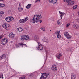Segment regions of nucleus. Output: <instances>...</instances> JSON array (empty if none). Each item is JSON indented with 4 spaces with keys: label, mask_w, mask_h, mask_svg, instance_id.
Listing matches in <instances>:
<instances>
[{
    "label": "nucleus",
    "mask_w": 79,
    "mask_h": 79,
    "mask_svg": "<svg viewBox=\"0 0 79 79\" xmlns=\"http://www.w3.org/2000/svg\"><path fill=\"white\" fill-rule=\"evenodd\" d=\"M5 20L7 22H10L9 17H6V18H5Z\"/></svg>",
    "instance_id": "21"
},
{
    "label": "nucleus",
    "mask_w": 79,
    "mask_h": 79,
    "mask_svg": "<svg viewBox=\"0 0 79 79\" xmlns=\"http://www.w3.org/2000/svg\"><path fill=\"white\" fill-rule=\"evenodd\" d=\"M25 36V40H27L29 39V36L27 35H26Z\"/></svg>",
    "instance_id": "22"
},
{
    "label": "nucleus",
    "mask_w": 79,
    "mask_h": 79,
    "mask_svg": "<svg viewBox=\"0 0 79 79\" xmlns=\"http://www.w3.org/2000/svg\"><path fill=\"white\" fill-rule=\"evenodd\" d=\"M42 75L40 77V79H46V78L49 75V73H42Z\"/></svg>",
    "instance_id": "2"
},
{
    "label": "nucleus",
    "mask_w": 79,
    "mask_h": 79,
    "mask_svg": "<svg viewBox=\"0 0 79 79\" xmlns=\"http://www.w3.org/2000/svg\"><path fill=\"white\" fill-rule=\"evenodd\" d=\"M41 18H42V16L41 15L36 14L34 15L33 19H30V21L35 24V22L38 23Z\"/></svg>",
    "instance_id": "1"
},
{
    "label": "nucleus",
    "mask_w": 79,
    "mask_h": 79,
    "mask_svg": "<svg viewBox=\"0 0 79 79\" xmlns=\"http://www.w3.org/2000/svg\"><path fill=\"white\" fill-rule=\"evenodd\" d=\"M62 55H61V54L60 53L57 56V58L58 59H60V58L62 57Z\"/></svg>",
    "instance_id": "19"
},
{
    "label": "nucleus",
    "mask_w": 79,
    "mask_h": 79,
    "mask_svg": "<svg viewBox=\"0 0 79 79\" xmlns=\"http://www.w3.org/2000/svg\"><path fill=\"white\" fill-rule=\"evenodd\" d=\"M3 73H0V78H2V79H3Z\"/></svg>",
    "instance_id": "28"
},
{
    "label": "nucleus",
    "mask_w": 79,
    "mask_h": 79,
    "mask_svg": "<svg viewBox=\"0 0 79 79\" xmlns=\"http://www.w3.org/2000/svg\"><path fill=\"white\" fill-rule=\"evenodd\" d=\"M9 19L10 21H13V19H14V18L13 17L10 16L9 17Z\"/></svg>",
    "instance_id": "27"
},
{
    "label": "nucleus",
    "mask_w": 79,
    "mask_h": 79,
    "mask_svg": "<svg viewBox=\"0 0 79 79\" xmlns=\"http://www.w3.org/2000/svg\"><path fill=\"white\" fill-rule=\"evenodd\" d=\"M2 27L7 31H8L10 28V25L8 24L4 23L3 24Z\"/></svg>",
    "instance_id": "3"
},
{
    "label": "nucleus",
    "mask_w": 79,
    "mask_h": 79,
    "mask_svg": "<svg viewBox=\"0 0 79 79\" xmlns=\"http://www.w3.org/2000/svg\"><path fill=\"white\" fill-rule=\"evenodd\" d=\"M8 13H10L11 12V10H8Z\"/></svg>",
    "instance_id": "40"
},
{
    "label": "nucleus",
    "mask_w": 79,
    "mask_h": 79,
    "mask_svg": "<svg viewBox=\"0 0 79 79\" xmlns=\"http://www.w3.org/2000/svg\"><path fill=\"white\" fill-rule=\"evenodd\" d=\"M73 27H74V28H75V29H76V25H73Z\"/></svg>",
    "instance_id": "39"
},
{
    "label": "nucleus",
    "mask_w": 79,
    "mask_h": 79,
    "mask_svg": "<svg viewBox=\"0 0 79 79\" xmlns=\"http://www.w3.org/2000/svg\"><path fill=\"white\" fill-rule=\"evenodd\" d=\"M43 41L44 42H46V43H48L49 42L48 39L47 38H44L43 39Z\"/></svg>",
    "instance_id": "14"
},
{
    "label": "nucleus",
    "mask_w": 79,
    "mask_h": 79,
    "mask_svg": "<svg viewBox=\"0 0 79 79\" xmlns=\"http://www.w3.org/2000/svg\"><path fill=\"white\" fill-rule=\"evenodd\" d=\"M19 7H21V3L19 4Z\"/></svg>",
    "instance_id": "42"
},
{
    "label": "nucleus",
    "mask_w": 79,
    "mask_h": 79,
    "mask_svg": "<svg viewBox=\"0 0 79 79\" xmlns=\"http://www.w3.org/2000/svg\"><path fill=\"white\" fill-rule=\"evenodd\" d=\"M3 0H0V1H3Z\"/></svg>",
    "instance_id": "47"
},
{
    "label": "nucleus",
    "mask_w": 79,
    "mask_h": 79,
    "mask_svg": "<svg viewBox=\"0 0 79 79\" xmlns=\"http://www.w3.org/2000/svg\"><path fill=\"white\" fill-rule=\"evenodd\" d=\"M21 40H23V41H24L25 40V35H23L21 36Z\"/></svg>",
    "instance_id": "18"
},
{
    "label": "nucleus",
    "mask_w": 79,
    "mask_h": 79,
    "mask_svg": "<svg viewBox=\"0 0 79 79\" xmlns=\"http://www.w3.org/2000/svg\"><path fill=\"white\" fill-rule=\"evenodd\" d=\"M51 70L52 71L56 72L57 71V67L55 65H53L51 67Z\"/></svg>",
    "instance_id": "6"
},
{
    "label": "nucleus",
    "mask_w": 79,
    "mask_h": 79,
    "mask_svg": "<svg viewBox=\"0 0 79 79\" xmlns=\"http://www.w3.org/2000/svg\"><path fill=\"white\" fill-rule=\"evenodd\" d=\"M51 19L52 21H55V19L54 18H52Z\"/></svg>",
    "instance_id": "34"
},
{
    "label": "nucleus",
    "mask_w": 79,
    "mask_h": 79,
    "mask_svg": "<svg viewBox=\"0 0 79 79\" xmlns=\"http://www.w3.org/2000/svg\"><path fill=\"white\" fill-rule=\"evenodd\" d=\"M40 1V0H36L35 3H37V2H39Z\"/></svg>",
    "instance_id": "35"
},
{
    "label": "nucleus",
    "mask_w": 79,
    "mask_h": 79,
    "mask_svg": "<svg viewBox=\"0 0 79 79\" xmlns=\"http://www.w3.org/2000/svg\"><path fill=\"white\" fill-rule=\"evenodd\" d=\"M42 21L41 20H40V23H42Z\"/></svg>",
    "instance_id": "45"
},
{
    "label": "nucleus",
    "mask_w": 79,
    "mask_h": 79,
    "mask_svg": "<svg viewBox=\"0 0 79 79\" xmlns=\"http://www.w3.org/2000/svg\"><path fill=\"white\" fill-rule=\"evenodd\" d=\"M29 77H32V74L30 75H29Z\"/></svg>",
    "instance_id": "43"
},
{
    "label": "nucleus",
    "mask_w": 79,
    "mask_h": 79,
    "mask_svg": "<svg viewBox=\"0 0 79 79\" xmlns=\"http://www.w3.org/2000/svg\"><path fill=\"white\" fill-rule=\"evenodd\" d=\"M57 24H61V23L60 22V20H58L57 21Z\"/></svg>",
    "instance_id": "38"
},
{
    "label": "nucleus",
    "mask_w": 79,
    "mask_h": 79,
    "mask_svg": "<svg viewBox=\"0 0 79 79\" xmlns=\"http://www.w3.org/2000/svg\"><path fill=\"white\" fill-rule=\"evenodd\" d=\"M5 4H3L2 3H0V7L1 8L5 7Z\"/></svg>",
    "instance_id": "24"
},
{
    "label": "nucleus",
    "mask_w": 79,
    "mask_h": 79,
    "mask_svg": "<svg viewBox=\"0 0 79 79\" xmlns=\"http://www.w3.org/2000/svg\"><path fill=\"white\" fill-rule=\"evenodd\" d=\"M3 14H4V12L2 11H1L0 12V16H2Z\"/></svg>",
    "instance_id": "29"
},
{
    "label": "nucleus",
    "mask_w": 79,
    "mask_h": 79,
    "mask_svg": "<svg viewBox=\"0 0 79 79\" xmlns=\"http://www.w3.org/2000/svg\"><path fill=\"white\" fill-rule=\"evenodd\" d=\"M22 46V47H27L26 45L23 44V43L18 44L16 45V47H19L20 46Z\"/></svg>",
    "instance_id": "10"
},
{
    "label": "nucleus",
    "mask_w": 79,
    "mask_h": 79,
    "mask_svg": "<svg viewBox=\"0 0 79 79\" xmlns=\"http://www.w3.org/2000/svg\"><path fill=\"white\" fill-rule=\"evenodd\" d=\"M45 52H46V54H47L48 53V51L47 50V49H45Z\"/></svg>",
    "instance_id": "37"
},
{
    "label": "nucleus",
    "mask_w": 79,
    "mask_h": 79,
    "mask_svg": "<svg viewBox=\"0 0 79 79\" xmlns=\"http://www.w3.org/2000/svg\"><path fill=\"white\" fill-rule=\"evenodd\" d=\"M21 79H25V77H21Z\"/></svg>",
    "instance_id": "44"
},
{
    "label": "nucleus",
    "mask_w": 79,
    "mask_h": 79,
    "mask_svg": "<svg viewBox=\"0 0 79 79\" xmlns=\"http://www.w3.org/2000/svg\"><path fill=\"white\" fill-rule=\"evenodd\" d=\"M59 13L61 15L60 17L61 18V19H62V17H63V16H64V15H65V13H64V12H61L60 11H59Z\"/></svg>",
    "instance_id": "16"
},
{
    "label": "nucleus",
    "mask_w": 79,
    "mask_h": 79,
    "mask_svg": "<svg viewBox=\"0 0 79 79\" xmlns=\"http://www.w3.org/2000/svg\"><path fill=\"white\" fill-rule=\"evenodd\" d=\"M64 35H65V36H66V38L68 39H71V36L68 33V32H65L64 33Z\"/></svg>",
    "instance_id": "8"
},
{
    "label": "nucleus",
    "mask_w": 79,
    "mask_h": 79,
    "mask_svg": "<svg viewBox=\"0 0 79 79\" xmlns=\"http://www.w3.org/2000/svg\"><path fill=\"white\" fill-rule=\"evenodd\" d=\"M23 9L21 7H19L18 8V10L19 12H21V11H23Z\"/></svg>",
    "instance_id": "26"
},
{
    "label": "nucleus",
    "mask_w": 79,
    "mask_h": 79,
    "mask_svg": "<svg viewBox=\"0 0 79 79\" xmlns=\"http://www.w3.org/2000/svg\"><path fill=\"white\" fill-rule=\"evenodd\" d=\"M52 31L51 30H50V31Z\"/></svg>",
    "instance_id": "49"
},
{
    "label": "nucleus",
    "mask_w": 79,
    "mask_h": 79,
    "mask_svg": "<svg viewBox=\"0 0 79 79\" xmlns=\"http://www.w3.org/2000/svg\"><path fill=\"white\" fill-rule=\"evenodd\" d=\"M70 0H63V1L64 2H66L67 3L69 2Z\"/></svg>",
    "instance_id": "31"
},
{
    "label": "nucleus",
    "mask_w": 79,
    "mask_h": 79,
    "mask_svg": "<svg viewBox=\"0 0 79 79\" xmlns=\"http://www.w3.org/2000/svg\"><path fill=\"white\" fill-rule=\"evenodd\" d=\"M76 29H78L79 28V25H76V27H75Z\"/></svg>",
    "instance_id": "36"
},
{
    "label": "nucleus",
    "mask_w": 79,
    "mask_h": 79,
    "mask_svg": "<svg viewBox=\"0 0 79 79\" xmlns=\"http://www.w3.org/2000/svg\"><path fill=\"white\" fill-rule=\"evenodd\" d=\"M77 7V5H75L73 7V9H76Z\"/></svg>",
    "instance_id": "32"
},
{
    "label": "nucleus",
    "mask_w": 79,
    "mask_h": 79,
    "mask_svg": "<svg viewBox=\"0 0 79 79\" xmlns=\"http://www.w3.org/2000/svg\"><path fill=\"white\" fill-rule=\"evenodd\" d=\"M37 43L38 44V49L39 50H43V47H42V44L39 42H37Z\"/></svg>",
    "instance_id": "9"
},
{
    "label": "nucleus",
    "mask_w": 79,
    "mask_h": 79,
    "mask_svg": "<svg viewBox=\"0 0 79 79\" xmlns=\"http://www.w3.org/2000/svg\"><path fill=\"white\" fill-rule=\"evenodd\" d=\"M15 36V35L13 34V33H10L9 35V37L10 38H13Z\"/></svg>",
    "instance_id": "13"
},
{
    "label": "nucleus",
    "mask_w": 79,
    "mask_h": 79,
    "mask_svg": "<svg viewBox=\"0 0 79 79\" xmlns=\"http://www.w3.org/2000/svg\"><path fill=\"white\" fill-rule=\"evenodd\" d=\"M31 4H28V5L26 6V8L27 9H29V8H31Z\"/></svg>",
    "instance_id": "25"
},
{
    "label": "nucleus",
    "mask_w": 79,
    "mask_h": 79,
    "mask_svg": "<svg viewBox=\"0 0 79 79\" xmlns=\"http://www.w3.org/2000/svg\"><path fill=\"white\" fill-rule=\"evenodd\" d=\"M28 20V17H26L25 19H20L19 21V23L23 24L24 23H25L26 21H27Z\"/></svg>",
    "instance_id": "5"
},
{
    "label": "nucleus",
    "mask_w": 79,
    "mask_h": 79,
    "mask_svg": "<svg viewBox=\"0 0 79 79\" xmlns=\"http://www.w3.org/2000/svg\"><path fill=\"white\" fill-rule=\"evenodd\" d=\"M6 58V55L5 54H3L0 57V60H2V59H5Z\"/></svg>",
    "instance_id": "15"
},
{
    "label": "nucleus",
    "mask_w": 79,
    "mask_h": 79,
    "mask_svg": "<svg viewBox=\"0 0 79 79\" xmlns=\"http://www.w3.org/2000/svg\"><path fill=\"white\" fill-rule=\"evenodd\" d=\"M55 34L57 35V38L61 39V33L60 31H57L55 33Z\"/></svg>",
    "instance_id": "7"
},
{
    "label": "nucleus",
    "mask_w": 79,
    "mask_h": 79,
    "mask_svg": "<svg viewBox=\"0 0 79 79\" xmlns=\"http://www.w3.org/2000/svg\"><path fill=\"white\" fill-rule=\"evenodd\" d=\"M77 21L78 22H79V19H77Z\"/></svg>",
    "instance_id": "46"
},
{
    "label": "nucleus",
    "mask_w": 79,
    "mask_h": 79,
    "mask_svg": "<svg viewBox=\"0 0 79 79\" xmlns=\"http://www.w3.org/2000/svg\"><path fill=\"white\" fill-rule=\"evenodd\" d=\"M74 3V1H71V0H70L69 2L68 3V5H69V4H70V5H73Z\"/></svg>",
    "instance_id": "17"
},
{
    "label": "nucleus",
    "mask_w": 79,
    "mask_h": 79,
    "mask_svg": "<svg viewBox=\"0 0 79 79\" xmlns=\"http://www.w3.org/2000/svg\"><path fill=\"white\" fill-rule=\"evenodd\" d=\"M49 3H56L57 2V0H49Z\"/></svg>",
    "instance_id": "11"
},
{
    "label": "nucleus",
    "mask_w": 79,
    "mask_h": 79,
    "mask_svg": "<svg viewBox=\"0 0 79 79\" xmlns=\"http://www.w3.org/2000/svg\"><path fill=\"white\" fill-rule=\"evenodd\" d=\"M41 29L43 31H45V28L44 27H41Z\"/></svg>",
    "instance_id": "30"
},
{
    "label": "nucleus",
    "mask_w": 79,
    "mask_h": 79,
    "mask_svg": "<svg viewBox=\"0 0 79 79\" xmlns=\"http://www.w3.org/2000/svg\"><path fill=\"white\" fill-rule=\"evenodd\" d=\"M8 39L7 38H4L2 40L1 43L2 45H5V44H6L8 43Z\"/></svg>",
    "instance_id": "4"
},
{
    "label": "nucleus",
    "mask_w": 79,
    "mask_h": 79,
    "mask_svg": "<svg viewBox=\"0 0 79 79\" xmlns=\"http://www.w3.org/2000/svg\"><path fill=\"white\" fill-rule=\"evenodd\" d=\"M17 30L19 32H22L23 31V28L21 27H19L17 28Z\"/></svg>",
    "instance_id": "23"
},
{
    "label": "nucleus",
    "mask_w": 79,
    "mask_h": 79,
    "mask_svg": "<svg viewBox=\"0 0 79 79\" xmlns=\"http://www.w3.org/2000/svg\"><path fill=\"white\" fill-rule=\"evenodd\" d=\"M2 37H3V35H0V39H2Z\"/></svg>",
    "instance_id": "41"
},
{
    "label": "nucleus",
    "mask_w": 79,
    "mask_h": 79,
    "mask_svg": "<svg viewBox=\"0 0 79 79\" xmlns=\"http://www.w3.org/2000/svg\"><path fill=\"white\" fill-rule=\"evenodd\" d=\"M34 39L35 40H36V41H37V40H39V36L37 35L35 36Z\"/></svg>",
    "instance_id": "20"
},
{
    "label": "nucleus",
    "mask_w": 79,
    "mask_h": 79,
    "mask_svg": "<svg viewBox=\"0 0 79 79\" xmlns=\"http://www.w3.org/2000/svg\"><path fill=\"white\" fill-rule=\"evenodd\" d=\"M70 26V24L69 23H68L66 25V27H68L69 26Z\"/></svg>",
    "instance_id": "33"
},
{
    "label": "nucleus",
    "mask_w": 79,
    "mask_h": 79,
    "mask_svg": "<svg viewBox=\"0 0 79 79\" xmlns=\"http://www.w3.org/2000/svg\"><path fill=\"white\" fill-rule=\"evenodd\" d=\"M78 15H79V12H78Z\"/></svg>",
    "instance_id": "48"
},
{
    "label": "nucleus",
    "mask_w": 79,
    "mask_h": 79,
    "mask_svg": "<svg viewBox=\"0 0 79 79\" xmlns=\"http://www.w3.org/2000/svg\"><path fill=\"white\" fill-rule=\"evenodd\" d=\"M76 78V76L73 73H71V79H75Z\"/></svg>",
    "instance_id": "12"
}]
</instances>
